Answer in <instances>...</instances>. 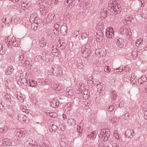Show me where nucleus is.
<instances>
[{"label": "nucleus", "instance_id": "nucleus-1", "mask_svg": "<svg viewBox=\"0 0 147 147\" xmlns=\"http://www.w3.org/2000/svg\"><path fill=\"white\" fill-rule=\"evenodd\" d=\"M115 1H110L108 3L107 9L114 14L119 13L121 11V6L119 4H117Z\"/></svg>", "mask_w": 147, "mask_h": 147}, {"label": "nucleus", "instance_id": "nucleus-2", "mask_svg": "<svg viewBox=\"0 0 147 147\" xmlns=\"http://www.w3.org/2000/svg\"><path fill=\"white\" fill-rule=\"evenodd\" d=\"M101 133L99 135L100 138H101L104 142L109 140V137L110 136L111 133L109 129H102L100 130Z\"/></svg>", "mask_w": 147, "mask_h": 147}, {"label": "nucleus", "instance_id": "nucleus-3", "mask_svg": "<svg viewBox=\"0 0 147 147\" xmlns=\"http://www.w3.org/2000/svg\"><path fill=\"white\" fill-rule=\"evenodd\" d=\"M7 39V41H8L9 42L7 44L8 46L11 47L13 46L14 47H17L20 45L19 42L16 40V38L14 36H11L10 35L8 36Z\"/></svg>", "mask_w": 147, "mask_h": 147}, {"label": "nucleus", "instance_id": "nucleus-4", "mask_svg": "<svg viewBox=\"0 0 147 147\" xmlns=\"http://www.w3.org/2000/svg\"><path fill=\"white\" fill-rule=\"evenodd\" d=\"M16 137L20 138H24L26 133V130L24 129L18 130L16 131Z\"/></svg>", "mask_w": 147, "mask_h": 147}, {"label": "nucleus", "instance_id": "nucleus-5", "mask_svg": "<svg viewBox=\"0 0 147 147\" xmlns=\"http://www.w3.org/2000/svg\"><path fill=\"white\" fill-rule=\"evenodd\" d=\"M106 50L104 48H101L96 49L95 53L96 55L98 57H100L101 56H104L105 55Z\"/></svg>", "mask_w": 147, "mask_h": 147}, {"label": "nucleus", "instance_id": "nucleus-6", "mask_svg": "<svg viewBox=\"0 0 147 147\" xmlns=\"http://www.w3.org/2000/svg\"><path fill=\"white\" fill-rule=\"evenodd\" d=\"M108 29H107V31L105 33V35L107 38H112L114 36V31H113V29L112 28H110L109 29V30Z\"/></svg>", "mask_w": 147, "mask_h": 147}, {"label": "nucleus", "instance_id": "nucleus-7", "mask_svg": "<svg viewBox=\"0 0 147 147\" xmlns=\"http://www.w3.org/2000/svg\"><path fill=\"white\" fill-rule=\"evenodd\" d=\"M28 117L23 113H20L18 116V119L21 123L26 122L28 120Z\"/></svg>", "mask_w": 147, "mask_h": 147}, {"label": "nucleus", "instance_id": "nucleus-8", "mask_svg": "<svg viewBox=\"0 0 147 147\" xmlns=\"http://www.w3.org/2000/svg\"><path fill=\"white\" fill-rule=\"evenodd\" d=\"M90 49V46L88 44H86L83 46L81 49V52L83 54L82 55L84 56V55L88 54Z\"/></svg>", "mask_w": 147, "mask_h": 147}, {"label": "nucleus", "instance_id": "nucleus-9", "mask_svg": "<svg viewBox=\"0 0 147 147\" xmlns=\"http://www.w3.org/2000/svg\"><path fill=\"white\" fill-rule=\"evenodd\" d=\"M3 22L6 24H9L12 21L11 16L8 15L4 17L2 19Z\"/></svg>", "mask_w": 147, "mask_h": 147}, {"label": "nucleus", "instance_id": "nucleus-10", "mask_svg": "<svg viewBox=\"0 0 147 147\" xmlns=\"http://www.w3.org/2000/svg\"><path fill=\"white\" fill-rule=\"evenodd\" d=\"M120 33L122 35H125L126 37L129 36L128 29L126 28L122 27L120 29L119 31Z\"/></svg>", "mask_w": 147, "mask_h": 147}, {"label": "nucleus", "instance_id": "nucleus-11", "mask_svg": "<svg viewBox=\"0 0 147 147\" xmlns=\"http://www.w3.org/2000/svg\"><path fill=\"white\" fill-rule=\"evenodd\" d=\"M33 142L31 138H29L27 141L24 142V145L26 147H33L34 146Z\"/></svg>", "mask_w": 147, "mask_h": 147}, {"label": "nucleus", "instance_id": "nucleus-12", "mask_svg": "<svg viewBox=\"0 0 147 147\" xmlns=\"http://www.w3.org/2000/svg\"><path fill=\"white\" fill-rule=\"evenodd\" d=\"M133 133L134 131L133 130L130 129H128L126 131L125 136L128 138L131 139L133 137Z\"/></svg>", "mask_w": 147, "mask_h": 147}, {"label": "nucleus", "instance_id": "nucleus-13", "mask_svg": "<svg viewBox=\"0 0 147 147\" xmlns=\"http://www.w3.org/2000/svg\"><path fill=\"white\" fill-rule=\"evenodd\" d=\"M115 43L119 48H122L124 45V42L121 38H119L116 40Z\"/></svg>", "mask_w": 147, "mask_h": 147}, {"label": "nucleus", "instance_id": "nucleus-14", "mask_svg": "<svg viewBox=\"0 0 147 147\" xmlns=\"http://www.w3.org/2000/svg\"><path fill=\"white\" fill-rule=\"evenodd\" d=\"M75 0H67L64 1V5L68 6L69 7L71 8L75 4Z\"/></svg>", "mask_w": 147, "mask_h": 147}, {"label": "nucleus", "instance_id": "nucleus-15", "mask_svg": "<svg viewBox=\"0 0 147 147\" xmlns=\"http://www.w3.org/2000/svg\"><path fill=\"white\" fill-rule=\"evenodd\" d=\"M37 16V15L36 13H34L31 15L30 20H32V21H33L34 22H36L38 23V20H40V19L38 18Z\"/></svg>", "mask_w": 147, "mask_h": 147}, {"label": "nucleus", "instance_id": "nucleus-16", "mask_svg": "<svg viewBox=\"0 0 147 147\" xmlns=\"http://www.w3.org/2000/svg\"><path fill=\"white\" fill-rule=\"evenodd\" d=\"M67 26L63 25L60 28L61 33L63 35H65L67 34Z\"/></svg>", "mask_w": 147, "mask_h": 147}, {"label": "nucleus", "instance_id": "nucleus-17", "mask_svg": "<svg viewBox=\"0 0 147 147\" xmlns=\"http://www.w3.org/2000/svg\"><path fill=\"white\" fill-rule=\"evenodd\" d=\"M12 140L11 139H6L4 140L3 142V144L4 146H12Z\"/></svg>", "mask_w": 147, "mask_h": 147}, {"label": "nucleus", "instance_id": "nucleus-18", "mask_svg": "<svg viewBox=\"0 0 147 147\" xmlns=\"http://www.w3.org/2000/svg\"><path fill=\"white\" fill-rule=\"evenodd\" d=\"M47 41L45 38H43L39 40V44L40 46L42 47H45L47 45Z\"/></svg>", "mask_w": 147, "mask_h": 147}, {"label": "nucleus", "instance_id": "nucleus-19", "mask_svg": "<svg viewBox=\"0 0 147 147\" xmlns=\"http://www.w3.org/2000/svg\"><path fill=\"white\" fill-rule=\"evenodd\" d=\"M6 49L5 45H3L0 43V55H3L5 53Z\"/></svg>", "mask_w": 147, "mask_h": 147}, {"label": "nucleus", "instance_id": "nucleus-20", "mask_svg": "<svg viewBox=\"0 0 147 147\" xmlns=\"http://www.w3.org/2000/svg\"><path fill=\"white\" fill-rule=\"evenodd\" d=\"M34 61L36 62H38L40 63H42L44 61L43 58L41 55H37L34 58Z\"/></svg>", "mask_w": 147, "mask_h": 147}, {"label": "nucleus", "instance_id": "nucleus-21", "mask_svg": "<svg viewBox=\"0 0 147 147\" xmlns=\"http://www.w3.org/2000/svg\"><path fill=\"white\" fill-rule=\"evenodd\" d=\"M147 79L146 77L145 76H142L138 80V83L139 84H141L144 83L147 81Z\"/></svg>", "mask_w": 147, "mask_h": 147}, {"label": "nucleus", "instance_id": "nucleus-22", "mask_svg": "<svg viewBox=\"0 0 147 147\" xmlns=\"http://www.w3.org/2000/svg\"><path fill=\"white\" fill-rule=\"evenodd\" d=\"M23 66L24 67H26V69H29L31 68V64H30V61L28 60H26L24 62Z\"/></svg>", "mask_w": 147, "mask_h": 147}, {"label": "nucleus", "instance_id": "nucleus-23", "mask_svg": "<svg viewBox=\"0 0 147 147\" xmlns=\"http://www.w3.org/2000/svg\"><path fill=\"white\" fill-rule=\"evenodd\" d=\"M107 8H105L101 11L100 15L101 18L102 17L103 18H104L107 17Z\"/></svg>", "mask_w": 147, "mask_h": 147}, {"label": "nucleus", "instance_id": "nucleus-24", "mask_svg": "<svg viewBox=\"0 0 147 147\" xmlns=\"http://www.w3.org/2000/svg\"><path fill=\"white\" fill-rule=\"evenodd\" d=\"M57 129V127L54 124L51 125L49 127V131L50 132H55Z\"/></svg>", "mask_w": 147, "mask_h": 147}, {"label": "nucleus", "instance_id": "nucleus-25", "mask_svg": "<svg viewBox=\"0 0 147 147\" xmlns=\"http://www.w3.org/2000/svg\"><path fill=\"white\" fill-rule=\"evenodd\" d=\"M77 88H78L77 90H78L80 92L81 91H83V90H85V89H86L85 84L82 83L79 84V86Z\"/></svg>", "mask_w": 147, "mask_h": 147}, {"label": "nucleus", "instance_id": "nucleus-26", "mask_svg": "<svg viewBox=\"0 0 147 147\" xmlns=\"http://www.w3.org/2000/svg\"><path fill=\"white\" fill-rule=\"evenodd\" d=\"M54 17V15L52 13H49L47 18H46V20L47 22H50L53 19Z\"/></svg>", "mask_w": 147, "mask_h": 147}, {"label": "nucleus", "instance_id": "nucleus-27", "mask_svg": "<svg viewBox=\"0 0 147 147\" xmlns=\"http://www.w3.org/2000/svg\"><path fill=\"white\" fill-rule=\"evenodd\" d=\"M68 124L70 126H74L76 124V121L73 119H69L67 121Z\"/></svg>", "mask_w": 147, "mask_h": 147}, {"label": "nucleus", "instance_id": "nucleus-28", "mask_svg": "<svg viewBox=\"0 0 147 147\" xmlns=\"http://www.w3.org/2000/svg\"><path fill=\"white\" fill-rule=\"evenodd\" d=\"M20 109L21 111L26 113H28L29 112V110L26 109L25 107L22 106L20 108Z\"/></svg>", "mask_w": 147, "mask_h": 147}, {"label": "nucleus", "instance_id": "nucleus-29", "mask_svg": "<svg viewBox=\"0 0 147 147\" xmlns=\"http://www.w3.org/2000/svg\"><path fill=\"white\" fill-rule=\"evenodd\" d=\"M58 102H56V100H53L50 103L51 106L53 107L56 108L57 107L58 105Z\"/></svg>", "mask_w": 147, "mask_h": 147}, {"label": "nucleus", "instance_id": "nucleus-30", "mask_svg": "<svg viewBox=\"0 0 147 147\" xmlns=\"http://www.w3.org/2000/svg\"><path fill=\"white\" fill-rule=\"evenodd\" d=\"M96 132L94 131L91 132L90 134L88 135L87 136V137L88 138H91L93 139V138H95L96 137Z\"/></svg>", "mask_w": 147, "mask_h": 147}, {"label": "nucleus", "instance_id": "nucleus-31", "mask_svg": "<svg viewBox=\"0 0 147 147\" xmlns=\"http://www.w3.org/2000/svg\"><path fill=\"white\" fill-rule=\"evenodd\" d=\"M52 88L53 89L56 91L59 90L61 89V87L59 86V84H55L53 85Z\"/></svg>", "mask_w": 147, "mask_h": 147}, {"label": "nucleus", "instance_id": "nucleus-32", "mask_svg": "<svg viewBox=\"0 0 147 147\" xmlns=\"http://www.w3.org/2000/svg\"><path fill=\"white\" fill-rule=\"evenodd\" d=\"M51 51L53 54L54 55L58 52V51L57 49V47L56 46H52L51 49Z\"/></svg>", "mask_w": 147, "mask_h": 147}, {"label": "nucleus", "instance_id": "nucleus-33", "mask_svg": "<svg viewBox=\"0 0 147 147\" xmlns=\"http://www.w3.org/2000/svg\"><path fill=\"white\" fill-rule=\"evenodd\" d=\"M38 24L37 23H35L32 24L31 26V28L34 31L36 30L37 29Z\"/></svg>", "mask_w": 147, "mask_h": 147}, {"label": "nucleus", "instance_id": "nucleus-34", "mask_svg": "<svg viewBox=\"0 0 147 147\" xmlns=\"http://www.w3.org/2000/svg\"><path fill=\"white\" fill-rule=\"evenodd\" d=\"M4 97L6 99L7 101L9 102H10L11 100V97L10 95L8 94L7 93H4Z\"/></svg>", "mask_w": 147, "mask_h": 147}, {"label": "nucleus", "instance_id": "nucleus-35", "mask_svg": "<svg viewBox=\"0 0 147 147\" xmlns=\"http://www.w3.org/2000/svg\"><path fill=\"white\" fill-rule=\"evenodd\" d=\"M77 131L79 133L78 136V137H79V136H81L80 135L82 131V128H81V127L80 126L78 125V127L77 128Z\"/></svg>", "mask_w": 147, "mask_h": 147}, {"label": "nucleus", "instance_id": "nucleus-36", "mask_svg": "<svg viewBox=\"0 0 147 147\" xmlns=\"http://www.w3.org/2000/svg\"><path fill=\"white\" fill-rule=\"evenodd\" d=\"M123 21L124 23L125 22L127 24H128L127 22H128L129 23H130L131 22L130 18L129 17V16H127L125 18V19Z\"/></svg>", "mask_w": 147, "mask_h": 147}, {"label": "nucleus", "instance_id": "nucleus-37", "mask_svg": "<svg viewBox=\"0 0 147 147\" xmlns=\"http://www.w3.org/2000/svg\"><path fill=\"white\" fill-rule=\"evenodd\" d=\"M30 84L29 86L32 87H36L37 86L36 81L33 80L31 81Z\"/></svg>", "mask_w": 147, "mask_h": 147}, {"label": "nucleus", "instance_id": "nucleus-38", "mask_svg": "<svg viewBox=\"0 0 147 147\" xmlns=\"http://www.w3.org/2000/svg\"><path fill=\"white\" fill-rule=\"evenodd\" d=\"M101 33L99 35L98 34H97V38L98 39L100 40H103V35L102 31H101V32L100 33Z\"/></svg>", "mask_w": 147, "mask_h": 147}, {"label": "nucleus", "instance_id": "nucleus-39", "mask_svg": "<svg viewBox=\"0 0 147 147\" xmlns=\"http://www.w3.org/2000/svg\"><path fill=\"white\" fill-rule=\"evenodd\" d=\"M137 50L135 49L131 53V55L134 57V58H136L137 56Z\"/></svg>", "mask_w": 147, "mask_h": 147}, {"label": "nucleus", "instance_id": "nucleus-40", "mask_svg": "<svg viewBox=\"0 0 147 147\" xmlns=\"http://www.w3.org/2000/svg\"><path fill=\"white\" fill-rule=\"evenodd\" d=\"M143 42V40L141 38H140L138 40L136 41V45L137 47H139V45L140 44H142V43Z\"/></svg>", "mask_w": 147, "mask_h": 147}, {"label": "nucleus", "instance_id": "nucleus-41", "mask_svg": "<svg viewBox=\"0 0 147 147\" xmlns=\"http://www.w3.org/2000/svg\"><path fill=\"white\" fill-rule=\"evenodd\" d=\"M21 5L22 7L26 8L28 7V4L24 1H22Z\"/></svg>", "mask_w": 147, "mask_h": 147}, {"label": "nucleus", "instance_id": "nucleus-42", "mask_svg": "<svg viewBox=\"0 0 147 147\" xmlns=\"http://www.w3.org/2000/svg\"><path fill=\"white\" fill-rule=\"evenodd\" d=\"M119 21V17L118 16H114L113 22L116 23Z\"/></svg>", "mask_w": 147, "mask_h": 147}, {"label": "nucleus", "instance_id": "nucleus-43", "mask_svg": "<svg viewBox=\"0 0 147 147\" xmlns=\"http://www.w3.org/2000/svg\"><path fill=\"white\" fill-rule=\"evenodd\" d=\"M24 54H20L19 57V59L20 61H24Z\"/></svg>", "mask_w": 147, "mask_h": 147}, {"label": "nucleus", "instance_id": "nucleus-44", "mask_svg": "<svg viewBox=\"0 0 147 147\" xmlns=\"http://www.w3.org/2000/svg\"><path fill=\"white\" fill-rule=\"evenodd\" d=\"M66 46V45L65 43H63L60 46V47L61 49L64 50L65 49Z\"/></svg>", "mask_w": 147, "mask_h": 147}, {"label": "nucleus", "instance_id": "nucleus-45", "mask_svg": "<svg viewBox=\"0 0 147 147\" xmlns=\"http://www.w3.org/2000/svg\"><path fill=\"white\" fill-rule=\"evenodd\" d=\"M42 147H51V145L49 143H48V144H46L45 143H43L42 144Z\"/></svg>", "mask_w": 147, "mask_h": 147}, {"label": "nucleus", "instance_id": "nucleus-46", "mask_svg": "<svg viewBox=\"0 0 147 147\" xmlns=\"http://www.w3.org/2000/svg\"><path fill=\"white\" fill-rule=\"evenodd\" d=\"M130 68L129 66L128 65H126L125 66L123 69L122 68V70L121 71H122L123 70L125 71H128L129 70Z\"/></svg>", "mask_w": 147, "mask_h": 147}, {"label": "nucleus", "instance_id": "nucleus-47", "mask_svg": "<svg viewBox=\"0 0 147 147\" xmlns=\"http://www.w3.org/2000/svg\"><path fill=\"white\" fill-rule=\"evenodd\" d=\"M36 82L37 83V85H42L43 84V82L41 80H37V81H36Z\"/></svg>", "mask_w": 147, "mask_h": 147}, {"label": "nucleus", "instance_id": "nucleus-48", "mask_svg": "<svg viewBox=\"0 0 147 147\" xmlns=\"http://www.w3.org/2000/svg\"><path fill=\"white\" fill-rule=\"evenodd\" d=\"M75 63L76 64H80L82 62V61L81 59L79 58H78L76 59L75 61Z\"/></svg>", "mask_w": 147, "mask_h": 147}, {"label": "nucleus", "instance_id": "nucleus-49", "mask_svg": "<svg viewBox=\"0 0 147 147\" xmlns=\"http://www.w3.org/2000/svg\"><path fill=\"white\" fill-rule=\"evenodd\" d=\"M76 65H77L78 68L79 69H82L83 67V65H82V63L80 64H76Z\"/></svg>", "mask_w": 147, "mask_h": 147}, {"label": "nucleus", "instance_id": "nucleus-50", "mask_svg": "<svg viewBox=\"0 0 147 147\" xmlns=\"http://www.w3.org/2000/svg\"><path fill=\"white\" fill-rule=\"evenodd\" d=\"M53 32L55 34L56 36H58L59 34V32L58 30L56 29H54Z\"/></svg>", "mask_w": 147, "mask_h": 147}, {"label": "nucleus", "instance_id": "nucleus-51", "mask_svg": "<svg viewBox=\"0 0 147 147\" xmlns=\"http://www.w3.org/2000/svg\"><path fill=\"white\" fill-rule=\"evenodd\" d=\"M104 70L105 71L109 72L110 71L111 69L109 68V66H106L105 67Z\"/></svg>", "mask_w": 147, "mask_h": 147}, {"label": "nucleus", "instance_id": "nucleus-52", "mask_svg": "<svg viewBox=\"0 0 147 147\" xmlns=\"http://www.w3.org/2000/svg\"><path fill=\"white\" fill-rule=\"evenodd\" d=\"M80 34V32L79 31L75 30L74 31V33H73L74 35V37H77Z\"/></svg>", "mask_w": 147, "mask_h": 147}, {"label": "nucleus", "instance_id": "nucleus-53", "mask_svg": "<svg viewBox=\"0 0 147 147\" xmlns=\"http://www.w3.org/2000/svg\"><path fill=\"white\" fill-rule=\"evenodd\" d=\"M87 36V34L86 32L82 34V35L81 36V38L82 39H84L86 38Z\"/></svg>", "mask_w": 147, "mask_h": 147}, {"label": "nucleus", "instance_id": "nucleus-54", "mask_svg": "<svg viewBox=\"0 0 147 147\" xmlns=\"http://www.w3.org/2000/svg\"><path fill=\"white\" fill-rule=\"evenodd\" d=\"M114 108L115 107H114V106L113 105H111L109 106L108 109L109 111H112L114 110Z\"/></svg>", "mask_w": 147, "mask_h": 147}, {"label": "nucleus", "instance_id": "nucleus-55", "mask_svg": "<svg viewBox=\"0 0 147 147\" xmlns=\"http://www.w3.org/2000/svg\"><path fill=\"white\" fill-rule=\"evenodd\" d=\"M129 114L128 113H126L125 115L124 118L127 120L129 118Z\"/></svg>", "mask_w": 147, "mask_h": 147}, {"label": "nucleus", "instance_id": "nucleus-56", "mask_svg": "<svg viewBox=\"0 0 147 147\" xmlns=\"http://www.w3.org/2000/svg\"><path fill=\"white\" fill-rule=\"evenodd\" d=\"M82 92H83V93L84 94V95H88V90L85 89V90H83V91H82Z\"/></svg>", "mask_w": 147, "mask_h": 147}, {"label": "nucleus", "instance_id": "nucleus-57", "mask_svg": "<svg viewBox=\"0 0 147 147\" xmlns=\"http://www.w3.org/2000/svg\"><path fill=\"white\" fill-rule=\"evenodd\" d=\"M97 88L98 90H101V88H102V86L98 84L97 85Z\"/></svg>", "mask_w": 147, "mask_h": 147}, {"label": "nucleus", "instance_id": "nucleus-58", "mask_svg": "<svg viewBox=\"0 0 147 147\" xmlns=\"http://www.w3.org/2000/svg\"><path fill=\"white\" fill-rule=\"evenodd\" d=\"M50 81L48 79H46L45 80L44 83L45 84H48L49 83Z\"/></svg>", "mask_w": 147, "mask_h": 147}, {"label": "nucleus", "instance_id": "nucleus-59", "mask_svg": "<svg viewBox=\"0 0 147 147\" xmlns=\"http://www.w3.org/2000/svg\"><path fill=\"white\" fill-rule=\"evenodd\" d=\"M144 118L146 119H147V111H145L144 112Z\"/></svg>", "mask_w": 147, "mask_h": 147}, {"label": "nucleus", "instance_id": "nucleus-60", "mask_svg": "<svg viewBox=\"0 0 147 147\" xmlns=\"http://www.w3.org/2000/svg\"><path fill=\"white\" fill-rule=\"evenodd\" d=\"M4 109V106L0 102V111H3Z\"/></svg>", "mask_w": 147, "mask_h": 147}, {"label": "nucleus", "instance_id": "nucleus-61", "mask_svg": "<svg viewBox=\"0 0 147 147\" xmlns=\"http://www.w3.org/2000/svg\"><path fill=\"white\" fill-rule=\"evenodd\" d=\"M48 114H47L49 116L53 117V115L54 114V113L53 112H51V113H48Z\"/></svg>", "mask_w": 147, "mask_h": 147}, {"label": "nucleus", "instance_id": "nucleus-62", "mask_svg": "<svg viewBox=\"0 0 147 147\" xmlns=\"http://www.w3.org/2000/svg\"><path fill=\"white\" fill-rule=\"evenodd\" d=\"M59 22L57 23L55 25V29H58V28H59Z\"/></svg>", "mask_w": 147, "mask_h": 147}, {"label": "nucleus", "instance_id": "nucleus-63", "mask_svg": "<svg viewBox=\"0 0 147 147\" xmlns=\"http://www.w3.org/2000/svg\"><path fill=\"white\" fill-rule=\"evenodd\" d=\"M136 78V77L135 76V75H134V74L132 75L131 77V80L132 81L134 80V79H135Z\"/></svg>", "mask_w": 147, "mask_h": 147}, {"label": "nucleus", "instance_id": "nucleus-64", "mask_svg": "<svg viewBox=\"0 0 147 147\" xmlns=\"http://www.w3.org/2000/svg\"><path fill=\"white\" fill-rule=\"evenodd\" d=\"M71 104V103H68L67 104L65 105V107L69 108H70Z\"/></svg>", "mask_w": 147, "mask_h": 147}]
</instances>
